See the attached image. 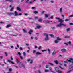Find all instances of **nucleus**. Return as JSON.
<instances>
[{
	"mask_svg": "<svg viewBox=\"0 0 73 73\" xmlns=\"http://www.w3.org/2000/svg\"><path fill=\"white\" fill-rule=\"evenodd\" d=\"M31 9H35H35H36V7H32Z\"/></svg>",
	"mask_w": 73,
	"mask_h": 73,
	"instance_id": "obj_39",
	"label": "nucleus"
},
{
	"mask_svg": "<svg viewBox=\"0 0 73 73\" xmlns=\"http://www.w3.org/2000/svg\"><path fill=\"white\" fill-rule=\"evenodd\" d=\"M49 69H50V70H52V67H50L49 68Z\"/></svg>",
	"mask_w": 73,
	"mask_h": 73,
	"instance_id": "obj_56",
	"label": "nucleus"
},
{
	"mask_svg": "<svg viewBox=\"0 0 73 73\" xmlns=\"http://www.w3.org/2000/svg\"><path fill=\"white\" fill-rule=\"evenodd\" d=\"M34 13H35V14H36L37 13H38V12L36 11H35L34 12Z\"/></svg>",
	"mask_w": 73,
	"mask_h": 73,
	"instance_id": "obj_45",
	"label": "nucleus"
},
{
	"mask_svg": "<svg viewBox=\"0 0 73 73\" xmlns=\"http://www.w3.org/2000/svg\"><path fill=\"white\" fill-rule=\"evenodd\" d=\"M48 51L49 54H50L51 53V51H50V49L48 48V49H46L44 50H42V52H47V51Z\"/></svg>",
	"mask_w": 73,
	"mask_h": 73,
	"instance_id": "obj_3",
	"label": "nucleus"
},
{
	"mask_svg": "<svg viewBox=\"0 0 73 73\" xmlns=\"http://www.w3.org/2000/svg\"><path fill=\"white\" fill-rule=\"evenodd\" d=\"M36 27L37 28L39 29V28H40L41 27V26H37Z\"/></svg>",
	"mask_w": 73,
	"mask_h": 73,
	"instance_id": "obj_34",
	"label": "nucleus"
},
{
	"mask_svg": "<svg viewBox=\"0 0 73 73\" xmlns=\"http://www.w3.org/2000/svg\"><path fill=\"white\" fill-rule=\"evenodd\" d=\"M59 67L60 68H61V69H64V68H62V67H61V66H59Z\"/></svg>",
	"mask_w": 73,
	"mask_h": 73,
	"instance_id": "obj_52",
	"label": "nucleus"
},
{
	"mask_svg": "<svg viewBox=\"0 0 73 73\" xmlns=\"http://www.w3.org/2000/svg\"><path fill=\"white\" fill-rule=\"evenodd\" d=\"M32 32H33V31H32V30H30L28 32V33H29V35H31Z\"/></svg>",
	"mask_w": 73,
	"mask_h": 73,
	"instance_id": "obj_13",
	"label": "nucleus"
},
{
	"mask_svg": "<svg viewBox=\"0 0 73 73\" xmlns=\"http://www.w3.org/2000/svg\"><path fill=\"white\" fill-rule=\"evenodd\" d=\"M38 48L39 50H40L41 49H42V46H39Z\"/></svg>",
	"mask_w": 73,
	"mask_h": 73,
	"instance_id": "obj_23",
	"label": "nucleus"
},
{
	"mask_svg": "<svg viewBox=\"0 0 73 73\" xmlns=\"http://www.w3.org/2000/svg\"><path fill=\"white\" fill-rule=\"evenodd\" d=\"M34 48L35 49H37V46L36 45L35 46Z\"/></svg>",
	"mask_w": 73,
	"mask_h": 73,
	"instance_id": "obj_46",
	"label": "nucleus"
},
{
	"mask_svg": "<svg viewBox=\"0 0 73 73\" xmlns=\"http://www.w3.org/2000/svg\"><path fill=\"white\" fill-rule=\"evenodd\" d=\"M31 61V62H30V64H32V63L33 62V60L31 59V60L30 59H29L27 60V61H28V62H29V61Z\"/></svg>",
	"mask_w": 73,
	"mask_h": 73,
	"instance_id": "obj_11",
	"label": "nucleus"
},
{
	"mask_svg": "<svg viewBox=\"0 0 73 73\" xmlns=\"http://www.w3.org/2000/svg\"><path fill=\"white\" fill-rule=\"evenodd\" d=\"M13 9H14V7H13L10 9V11L11 12H12L13 11Z\"/></svg>",
	"mask_w": 73,
	"mask_h": 73,
	"instance_id": "obj_25",
	"label": "nucleus"
},
{
	"mask_svg": "<svg viewBox=\"0 0 73 73\" xmlns=\"http://www.w3.org/2000/svg\"><path fill=\"white\" fill-rule=\"evenodd\" d=\"M11 48H13L14 47H13V46H11Z\"/></svg>",
	"mask_w": 73,
	"mask_h": 73,
	"instance_id": "obj_58",
	"label": "nucleus"
},
{
	"mask_svg": "<svg viewBox=\"0 0 73 73\" xmlns=\"http://www.w3.org/2000/svg\"><path fill=\"white\" fill-rule=\"evenodd\" d=\"M55 19L57 20H59L58 21V22H60V23H62V22H63L64 20H62V19L58 18L57 17H56Z\"/></svg>",
	"mask_w": 73,
	"mask_h": 73,
	"instance_id": "obj_4",
	"label": "nucleus"
},
{
	"mask_svg": "<svg viewBox=\"0 0 73 73\" xmlns=\"http://www.w3.org/2000/svg\"><path fill=\"white\" fill-rule=\"evenodd\" d=\"M36 52V50H34L33 51V53H35V52Z\"/></svg>",
	"mask_w": 73,
	"mask_h": 73,
	"instance_id": "obj_60",
	"label": "nucleus"
},
{
	"mask_svg": "<svg viewBox=\"0 0 73 73\" xmlns=\"http://www.w3.org/2000/svg\"><path fill=\"white\" fill-rule=\"evenodd\" d=\"M35 39L36 40H38V38H37V37H35Z\"/></svg>",
	"mask_w": 73,
	"mask_h": 73,
	"instance_id": "obj_55",
	"label": "nucleus"
},
{
	"mask_svg": "<svg viewBox=\"0 0 73 73\" xmlns=\"http://www.w3.org/2000/svg\"><path fill=\"white\" fill-rule=\"evenodd\" d=\"M12 35L13 36H15V37H16V36H17V35Z\"/></svg>",
	"mask_w": 73,
	"mask_h": 73,
	"instance_id": "obj_47",
	"label": "nucleus"
},
{
	"mask_svg": "<svg viewBox=\"0 0 73 73\" xmlns=\"http://www.w3.org/2000/svg\"><path fill=\"white\" fill-rule=\"evenodd\" d=\"M70 30V28H68L66 29V32H69V31Z\"/></svg>",
	"mask_w": 73,
	"mask_h": 73,
	"instance_id": "obj_28",
	"label": "nucleus"
},
{
	"mask_svg": "<svg viewBox=\"0 0 73 73\" xmlns=\"http://www.w3.org/2000/svg\"><path fill=\"white\" fill-rule=\"evenodd\" d=\"M45 12V11H42V14H44Z\"/></svg>",
	"mask_w": 73,
	"mask_h": 73,
	"instance_id": "obj_48",
	"label": "nucleus"
},
{
	"mask_svg": "<svg viewBox=\"0 0 73 73\" xmlns=\"http://www.w3.org/2000/svg\"><path fill=\"white\" fill-rule=\"evenodd\" d=\"M49 64H50V65H51V66H53V65H54V64L53 63H49Z\"/></svg>",
	"mask_w": 73,
	"mask_h": 73,
	"instance_id": "obj_38",
	"label": "nucleus"
},
{
	"mask_svg": "<svg viewBox=\"0 0 73 73\" xmlns=\"http://www.w3.org/2000/svg\"><path fill=\"white\" fill-rule=\"evenodd\" d=\"M0 57L1 59H3V56H1Z\"/></svg>",
	"mask_w": 73,
	"mask_h": 73,
	"instance_id": "obj_61",
	"label": "nucleus"
},
{
	"mask_svg": "<svg viewBox=\"0 0 73 73\" xmlns=\"http://www.w3.org/2000/svg\"><path fill=\"white\" fill-rule=\"evenodd\" d=\"M70 25H73V23H69Z\"/></svg>",
	"mask_w": 73,
	"mask_h": 73,
	"instance_id": "obj_54",
	"label": "nucleus"
},
{
	"mask_svg": "<svg viewBox=\"0 0 73 73\" xmlns=\"http://www.w3.org/2000/svg\"><path fill=\"white\" fill-rule=\"evenodd\" d=\"M23 55H25V54H26V53H25V52H24L23 53Z\"/></svg>",
	"mask_w": 73,
	"mask_h": 73,
	"instance_id": "obj_59",
	"label": "nucleus"
},
{
	"mask_svg": "<svg viewBox=\"0 0 73 73\" xmlns=\"http://www.w3.org/2000/svg\"><path fill=\"white\" fill-rule=\"evenodd\" d=\"M14 15L15 16H17V15H19V14L17 13V11H15L14 13Z\"/></svg>",
	"mask_w": 73,
	"mask_h": 73,
	"instance_id": "obj_12",
	"label": "nucleus"
},
{
	"mask_svg": "<svg viewBox=\"0 0 73 73\" xmlns=\"http://www.w3.org/2000/svg\"><path fill=\"white\" fill-rule=\"evenodd\" d=\"M61 26H62V25H63V26H64V27H66V25H65L62 23H61Z\"/></svg>",
	"mask_w": 73,
	"mask_h": 73,
	"instance_id": "obj_37",
	"label": "nucleus"
},
{
	"mask_svg": "<svg viewBox=\"0 0 73 73\" xmlns=\"http://www.w3.org/2000/svg\"><path fill=\"white\" fill-rule=\"evenodd\" d=\"M53 16H51L50 18H48V19L49 20H50V19H53Z\"/></svg>",
	"mask_w": 73,
	"mask_h": 73,
	"instance_id": "obj_30",
	"label": "nucleus"
},
{
	"mask_svg": "<svg viewBox=\"0 0 73 73\" xmlns=\"http://www.w3.org/2000/svg\"><path fill=\"white\" fill-rule=\"evenodd\" d=\"M54 42L56 44H57V43H58V40H55V41Z\"/></svg>",
	"mask_w": 73,
	"mask_h": 73,
	"instance_id": "obj_29",
	"label": "nucleus"
},
{
	"mask_svg": "<svg viewBox=\"0 0 73 73\" xmlns=\"http://www.w3.org/2000/svg\"><path fill=\"white\" fill-rule=\"evenodd\" d=\"M18 54H19V55H21V53H20V52H18Z\"/></svg>",
	"mask_w": 73,
	"mask_h": 73,
	"instance_id": "obj_57",
	"label": "nucleus"
},
{
	"mask_svg": "<svg viewBox=\"0 0 73 73\" xmlns=\"http://www.w3.org/2000/svg\"><path fill=\"white\" fill-rule=\"evenodd\" d=\"M67 61L72 63V64H73V58H70L69 60L67 59Z\"/></svg>",
	"mask_w": 73,
	"mask_h": 73,
	"instance_id": "obj_5",
	"label": "nucleus"
},
{
	"mask_svg": "<svg viewBox=\"0 0 73 73\" xmlns=\"http://www.w3.org/2000/svg\"><path fill=\"white\" fill-rule=\"evenodd\" d=\"M19 57H20L21 59V60H23V58L22 56H21V55H19Z\"/></svg>",
	"mask_w": 73,
	"mask_h": 73,
	"instance_id": "obj_41",
	"label": "nucleus"
},
{
	"mask_svg": "<svg viewBox=\"0 0 73 73\" xmlns=\"http://www.w3.org/2000/svg\"><path fill=\"white\" fill-rule=\"evenodd\" d=\"M11 27V25H8L6 26V28H9V27Z\"/></svg>",
	"mask_w": 73,
	"mask_h": 73,
	"instance_id": "obj_32",
	"label": "nucleus"
},
{
	"mask_svg": "<svg viewBox=\"0 0 73 73\" xmlns=\"http://www.w3.org/2000/svg\"><path fill=\"white\" fill-rule=\"evenodd\" d=\"M44 35L46 36V37L45 38L44 40L45 41H48V40H49V38L48 34L47 33H44Z\"/></svg>",
	"mask_w": 73,
	"mask_h": 73,
	"instance_id": "obj_1",
	"label": "nucleus"
},
{
	"mask_svg": "<svg viewBox=\"0 0 73 73\" xmlns=\"http://www.w3.org/2000/svg\"><path fill=\"white\" fill-rule=\"evenodd\" d=\"M29 0H27L26 3H28V4H31L32 3V2H29Z\"/></svg>",
	"mask_w": 73,
	"mask_h": 73,
	"instance_id": "obj_14",
	"label": "nucleus"
},
{
	"mask_svg": "<svg viewBox=\"0 0 73 73\" xmlns=\"http://www.w3.org/2000/svg\"><path fill=\"white\" fill-rule=\"evenodd\" d=\"M64 38H70V37L69 36H66L64 37Z\"/></svg>",
	"mask_w": 73,
	"mask_h": 73,
	"instance_id": "obj_24",
	"label": "nucleus"
},
{
	"mask_svg": "<svg viewBox=\"0 0 73 73\" xmlns=\"http://www.w3.org/2000/svg\"><path fill=\"white\" fill-rule=\"evenodd\" d=\"M49 16V15H47V14H45V17H48V16Z\"/></svg>",
	"mask_w": 73,
	"mask_h": 73,
	"instance_id": "obj_40",
	"label": "nucleus"
},
{
	"mask_svg": "<svg viewBox=\"0 0 73 73\" xmlns=\"http://www.w3.org/2000/svg\"><path fill=\"white\" fill-rule=\"evenodd\" d=\"M6 1H10V2H12V0H6Z\"/></svg>",
	"mask_w": 73,
	"mask_h": 73,
	"instance_id": "obj_42",
	"label": "nucleus"
},
{
	"mask_svg": "<svg viewBox=\"0 0 73 73\" xmlns=\"http://www.w3.org/2000/svg\"><path fill=\"white\" fill-rule=\"evenodd\" d=\"M6 13L8 15H9V16H12V15H14V13L13 12H7Z\"/></svg>",
	"mask_w": 73,
	"mask_h": 73,
	"instance_id": "obj_6",
	"label": "nucleus"
},
{
	"mask_svg": "<svg viewBox=\"0 0 73 73\" xmlns=\"http://www.w3.org/2000/svg\"><path fill=\"white\" fill-rule=\"evenodd\" d=\"M16 62L17 64H18L19 63V60H18V59L16 58Z\"/></svg>",
	"mask_w": 73,
	"mask_h": 73,
	"instance_id": "obj_44",
	"label": "nucleus"
},
{
	"mask_svg": "<svg viewBox=\"0 0 73 73\" xmlns=\"http://www.w3.org/2000/svg\"><path fill=\"white\" fill-rule=\"evenodd\" d=\"M8 62H11V64H15L14 63V62H12V61H10L9 60H8Z\"/></svg>",
	"mask_w": 73,
	"mask_h": 73,
	"instance_id": "obj_27",
	"label": "nucleus"
},
{
	"mask_svg": "<svg viewBox=\"0 0 73 73\" xmlns=\"http://www.w3.org/2000/svg\"><path fill=\"white\" fill-rule=\"evenodd\" d=\"M20 49L21 50H23V48L21 47L20 48Z\"/></svg>",
	"mask_w": 73,
	"mask_h": 73,
	"instance_id": "obj_50",
	"label": "nucleus"
},
{
	"mask_svg": "<svg viewBox=\"0 0 73 73\" xmlns=\"http://www.w3.org/2000/svg\"><path fill=\"white\" fill-rule=\"evenodd\" d=\"M49 35V36H51V37H52L53 38H54V35H53L52 34H50Z\"/></svg>",
	"mask_w": 73,
	"mask_h": 73,
	"instance_id": "obj_18",
	"label": "nucleus"
},
{
	"mask_svg": "<svg viewBox=\"0 0 73 73\" xmlns=\"http://www.w3.org/2000/svg\"><path fill=\"white\" fill-rule=\"evenodd\" d=\"M56 27L58 28V27H61V23H60Z\"/></svg>",
	"mask_w": 73,
	"mask_h": 73,
	"instance_id": "obj_20",
	"label": "nucleus"
},
{
	"mask_svg": "<svg viewBox=\"0 0 73 73\" xmlns=\"http://www.w3.org/2000/svg\"><path fill=\"white\" fill-rule=\"evenodd\" d=\"M45 72H49V71L48 70H45Z\"/></svg>",
	"mask_w": 73,
	"mask_h": 73,
	"instance_id": "obj_49",
	"label": "nucleus"
},
{
	"mask_svg": "<svg viewBox=\"0 0 73 73\" xmlns=\"http://www.w3.org/2000/svg\"><path fill=\"white\" fill-rule=\"evenodd\" d=\"M72 70H70L69 71H68L67 72V73H70V72H72Z\"/></svg>",
	"mask_w": 73,
	"mask_h": 73,
	"instance_id": "obj_43",
	"label": "nucleus"
},
{
	"mask_svg": "<svg viewBox=\"0 0 73 73\" xmlns=\"http://www.w3.org/2000/svg\"><path fill=\"white\" fill-rule=\"evenodd\" d=\"M52 29H55V27H52Z\"/></svg>",
	"mask_w": 73,
	"mask_h": 73,
	"instance_id": "obj_62",
	"label": "nucleus"
},
{
	"mask_svg": "<svg viewBox=\"0 0 73 73\" xmlns=\"http://www.w3.org/2000/svg\"><path fill=\"white\" fill-rule=\"evenodd\" d=\"M49 67H50V65H47L46 66V68H49Z\"/></svg>",
	"mask_w": 73,
	"mask_h": 73,
	"instance_id": "obj_31",
	"label": "nucleus"
},
{
	"mask_svg": "<svg viewBox=\"0 0 73 73\" xmlns=\"http://www.w3.org/2000/svg\"><path fill=\"white\" fill-rule=\"evenodd\" d=\"M64 44L66 45H72V44H71V42L70 41L68 42L67 43H64Z\"/></svg>",
	"mask_w": 73,
	"mask_h": 73,
	"instance_id": "obj_8",
	"label": "nucleus"
},
{
	"mask_svg": "<svg viewBox=\"0 0 73 73\" xmlns=\"http://www.w3.org/2000/svg\"><path fill=\"white\" fill-rule=\"evenodd\" d=\"M17 10H18V11H21V9L20 8V7H17Z\"/></svg>",
	"mask_w": 73,
	"mask_h": 73,
	"instance_id": "obj_22",
	"label": "nucleus"
},
{
	"mask_svg": "<svg viewBox=\"0 0 73 73\" xmlns=\"http://www.w3.org/2000/svg\"><path fill=\"white\" fill-rule=\"evenodd\" d=\"M57 40L58 41H61V40H62V39H61V38H60L59 37H57Z\"/></svg>",
	"mask_w": 73,
	"mask_h": 73,
	"instance_id": "obj_16",
	"label": "nucleus"
},
{
	"mask_svg": "<svg viewBox=\"0 0 73 73\" xmlns=\"http://www.w3.org/2000/svg\"><path fill=\"white\" fill-rule=\"evenodd\" d=\"M23 31L24 33H27V30H25L24 29H23Z\"/></svg>",
	"mask_w": 73,
	"mask_h": 73,
	"instance_id": "obj_33",
	"label": "nucleus"
},
{
	"mask_svg": "<svg viewBox=\"0 0 73 73\" xmlns=\"http://www.w3.org/2000/svg\"><path fill=\"white\" fill-rule=\"evenodd\" d=\"M38 72L39 73H41V71H40V70H38Z\"/></svg>",
	"mask_w": 73,
	"mask_h": 73,
	"instance_id": "obj_64",
	"label": "nucleus"
},
{
	"mask_svg": "<svg viewBox=\"0 0 73 73\" xmlns=\"http://www.w3.org/2000/svg\"><path fill=\"white\" fill-rule=\"evenodd\" d=\"M43 23H52V21H49L48 20H44L43 21Z\"/></svg>",
	"mask_w": 73,
	"mask_h": 73,
	"instance_id": "obj_7",
	"label": "nucleus"
},
{
	"mask_svg": "<svg viewBox=\"0 0 73 73\" xmlns=\"http://www.w3.org/2000/svg\"><path fill=\"white\" fill-rule=\"evenodd\" d=\"M73 67V65H71L69 66V69H70Z\"/></svg>",
	"mask_w": 73,
	"mask_h": 73,
	"instance_id": "obj_17",
	"label": "nucleus"
},
{
	"mask_svg": "<svg viewBox=\"0 0 73 73\" xmlns=\"http://www.w3.org/2000/svg\"><path fill=\"white\" fill-rule=\"evenodd\" d=\"M73 17V15H70L69 17Z\"/></svg>",
	"mask_w": 73,
	"mask_h": 73,
	"instance_id": "obj_51",
	"label": "nucleus"
},
{
	"mask_svg": "<svg viewBox=\"0 0 73 73\" xmlns=\"http://www.w3.org/2000/svg\"><path fill=\"white\" fill-rule=\"evenodd\" d=\"M36 54L37 55H41L42 54V53H40L39 52H36Z\"/></svg>",
	"mask_w": 73,
	"mask_h": 73,
	"instance_id": "obj_15",
	"label": "nucleus"
},
{
	"mask_svg": "<svg viewBox=\"0 0 73 73\" xmlns=\"http://www.w3.org/2000/svg\"><path fill=\"white\" fill-rule=\"evenodd\" d=\"M38 18V17H35V19H37Z\"/></svg>",
	"mask_w": 73,
	"mask_h": 73,
	"instance_id": "obj_63",
	"label": "nucleus"
},
{
	"mask_svg": "<svg viewBox=\"0 0 73 73\" xmlns=\"http://www.w3.org/2000/svg\"><path fill=\"white\" fill-rule=\"evenodd\" d=\"M55 71L56 72H58V71H59V70H60V69L58 67H55Z\"/></svg>",
	"mask_w": 73,
	"mask_h": 73,
	"instance_id": "obj_10",
	"label": "nucleus"
},
{
	"mask_svg": "<svg viewBox=\"0 0 73 73\" xmlns=\"http://www.w3.org/2000/svg\"><path fill=\"white\" fill-rule=\"evenodd\" d=\"M60 50L62 52H66L67 50L65 48H63V49H61Z\"/></svg>",
	"mask_w": 73,
	"mask_h": 73,
	"instance_id": "obj_9",
	"label": "nucleus"
},
{
	"mask_svg": "<svg viewBox=\"0 0 73 73\" xmlns=\"http://www.w3.org/2000/svg\"><path fill=\"white\" fill-rule=\"evenodd\" d=\"M70 20V19H67L65 20V21H69Z\"/></svg>",
	"mask_w": 73,
	"mask_h": 73,
	"instance_id": "obj_36",
	"label": "nucleus"
},
{
	"mask_svg": "<svg viewBox=\"0 0 73 73\" xmlns=\"http://www.w3.org/2000/svg\"><path fill=\"white\" fill-rule=\"evenodd\" d=\"M56 52H57V51H54L53 52L52 54H53V55H54L56 54Z\"/></svg>",
	"mask_w": 73,
	"mask_h": 73,
	"instance_id": "obj_19",
	"label": "nucleus"
},
{
	"mask_svg": "<svg viewBox=\"0 0 73 73\" xmlns=\"http://www.w3.org/2000/svg\"><path fill=\"white\" fill-rule=\"evenodd\" d=\"M54 62L55 63V64H58V63H59L58 61H57V60L55 61Z\"/></svg>",
	"mask_w": 73,
	"mask_h": 73,
	"instance_id": "obj_21",
	"label": "nucleus"
},
{
	"mask_svg": "<svg viewBox=\"0 0 73 73\" xmlns=\"http://www.w3.org/2000/svg\"><path fill=\"white\" fill-rule=\"evenodd\" d=\"M38 21L39 22H42V19L41 18L39 19L38 20Z\"/></svg>",
	"mask_w": 73,
	"mask_h": 73,
	"instance_id": "obj_26",
	"label": "nucleus"
},
{
	"mask_svg": "<svg viewBox=\"0 0 73 73\" xmlns=\"http://www.w3.org/2000/svg\"><path fill=\"white\" fill-rule=\"evenodd\" d=\"M9 72H11V71H12V68H9Z\"/></svg>",
	"mask_w": 73,
	"mask_h": 73,
	"instance_id": "obj_53",
	"label": "nucleus"
},
{
	"mask_svg": "<svg viewBox=\"0 0 73 73\" xmlns=\"http://www.w3.org/2000/svg\"><path fill=\"white\" fill-rule=\"evenodd\" d=\"M60 12L61 13V12H62V8H60Z\"/></svg>",
	"mask_w": 73,
	"mask_h": 73,
	"instance_id": "obj_35",
	"label": "nucleus"
},
{
	"mask_svg": "<svg viewBox=\"0 0 73 73\" xmlns=\"http://www.w3.org/2000/svg\"><path fill=\"white\" fill-rule=\"evenodd\" d=\"M19 66L20 68H21L22 67H24L25 68V65L23 64V63L20 62H19Z\"/></svg>",
	"mask_w": 73,
	"mask_h": 73,
	"instance_id": "obj_2",
	"label": "nucleus"
}]
</instances>
